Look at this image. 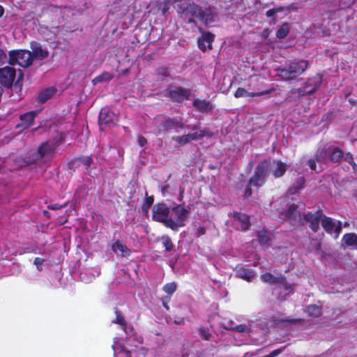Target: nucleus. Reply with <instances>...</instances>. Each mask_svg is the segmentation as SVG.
<instances>
[{
	"mask_svg": "<svg viewBox=\"0 0 357 357\" xmlns=\"http://www.w3.org/2000/svg\"><path fill=\"white\" fill-rule=\"evenodd\" d=\"M308 63L306 61H294L288 65L278 68L276 75L282 80H291L302 75L307 69Z\"/></svg>",
	"mask_w": 357,
	"mask_h": 357,
	"instance_id": "obj_1",
	"label": "nucleus"
},
{
	"mask_svg": "<svg viewBox=\"0 0 357 357\" xmlns=\"http://www.w3.org/2000/svg\"><path fill=\"white\" fill-rule=\"evenodd\" d=\"M189 211L181 205H177L171 210L169 209L167 227L176 230L178 227L184 226Z\"/></svg>",
	"mask_w": 357,
	"mask_h": 357,
	"instance_id": "obj_2",
	"label": "nucleus"
},
{
	"mask_svg": "<svg viewBox=\"0 0 357 357\" xmlns=\"http://www.w3.org/2000/svg\"><path fill=\"white\" fill-rule=\"evenodd\" d=\"M270 167L271 162L269 160L261 161L255 169V174L250 178L249 185L257 187L262 185L265 183Z\"/></svg>",
	"mask_w": 357,
	"mask_h": 357,
	"instance_id": "obj_3",
	"label": "nucleus"
},
{
	"mask_svg": "<svg viewBox=\"0 0 357 357\" xmlns=\"http://www.w3.org/2000/svg\"><path fill=\"white\" fill-rule=\"evenodd\" d=\"M33 61V56L31 52L27 50H15L9 53V63L11 65L17 64L23 68L29 67Z\"/></svg>",
	"mask_w": 357,
	"mask_h": 357,
	"instance_id": "obj_4",
	"label": "nucleus"
},
{
	"mask_svg": "<svg viewBox=\"0 0 357 357\" xmlns=\"http://www.w3.org/2000/svg\"><path fill=\"white\" fill-rule=\"evenodd\" d=\"M260 278L264 282L276 284L275 286V291L280 290L281 288H284L286 290L289 289V287L287 285V278L282 274L275 276L269 272H266L260 275Z\"/></svg>",
	"mask_w": 357,
	"mask_h": 357,
	"instance_id": "obj_5",
	"label": "nucleus"
},
{
	"mask_svg": "<svg viewBox=\"0 0 357 357\" xmlns=\"http://www.w3.org/2000/svg\"><path fill=\"white\" fill-rule=\"evenodd\" d=\"M153 219L158 222L164 223L167 226L169 208L165 204L155 205L152 209Z\"/></svg>",
	"mask_w": 357,
	"mask_h": 357,
	"instance_id": "obj_6",
	"label": "nucleus"
},
{
	"mask_svg": "<svg viewBox=\"0 0 357 357\" xmlns=\"http://www.w3.org/2000/svg\"><path fill=\"white\" fill-rule=\"evenodd\" d=\"M178 11L183 15L194 17L195 14L200 13L199 6L190 0H180L177 3Z\"/></svg>",
	"mask_w": 357,
	"mask_h": 357,
	"instance_id": "obj_7",
	"label": "nucleus"
},
{
	"mask_svg": "<svg viewBox=\"0 0 357 357\" xmlns=\"http://www.w3.org/2000/svg\"><path fill=\"white\" fill-rule=\"evenodd\" d=\"M199 11L200 13L195 14L194 17L197 18L205 24L215 22L217 19V13L212 7L206 8L204 10H202L199 7Z\"/></svg>",
	"mask_w": 357,
	"mask_h": 357,
	"instance_id": "obj_8",
	"label": "nucleus"
},
{
	"mask_svg": "<svg viewBox=\"0 0 357 357\" xmlns=\"http://www.w3.org/2000/svg\"><path fill=\"white\" fill-rule=\"evenodd\" d=\"M118 121V116L108 108L101 109L99 114V123L100 126L105 125L112 126Z\"/></svg>",
	"mask_w": 357,
	"mask_h": 357,
	"instance_id": "obj_9",
	"label": "nucleus"
},
{
	"mask_svg": "<svg viewBox=\"0 0 357 357\" xmlns=\"http://www.w3.org/2000/svg\"><path fill=\"white\" fill-rule=\"evenodd\" d=\"M15 77V70L12 67L0 68V83L5 86L12 85Z\"/></svg>",
	"mask_w": 357,
	"mask_h": 357,
	"instance_id": "obj_10",
	"label": "nucleus"
},
{
	"mask_svg": "<svg viewBox=\"0 0 357 357\" xmlns=\"http://www.w3.org/2000/svg\"><path fill=\"white\" fill-rule=\"evenodd\" d=\"M171 98L177 102H182L185 98L189 99L191 91L177 86H170L168 89Z\"/></svg>",
	"mask_w": 357,
	"mask_h": 357,
	"instance_id": "obj_11",
	"label": "nucleus"
},
{
	"mask_svg": "<svg viewBox=\"0 0 357 357\" xmlns=\"http://www.w3.org/2000/svg\"><path fill=\"white\" fill-rule=\"evenodd\" d=\"M36 116L35 112H29L24 114L20 115V123L17 124L16 128L22 130H26L31 127L34 121Z\"/></svg>",
	"mask_w": 357,
	"mask_h": 357,
	"instance_id": "obj_12",
	"label": "nucleus"
},
{
	"mask_svg": "<svg viewBox=\"0 0 357 357\" xmlns=\"http://www.w3.org/2000/svg\"><path fill=\"white\" fill-rule=\"evenodd\" d=\"M234 225L238 229L245 231L250 225L249 216L241 213H236L234 215Z\"/></svg>",
	"mask_w": 357,
	"mask_h": 357,
	"instance_id": "obj_13",
	"label": "nucleus"
},
{
	"mask_svg": "<svg viewBox=\"0 0 357 357\" xmlns=\"http://www.w3.org/2000/svg\"><path fill=\"white\" fill-rule=\"evenodd\" d=\"M56 148V144L52 142H45L38 148L42 158L45 160L52 156Z\"/></svg>",
	"mask_w": 357,
	"mask_h": 357,
	"instance_id": "obj_14",
	"label": "nucleus"
},
{
	"mask_svg": "<svg viewBox=\"0 0 357 357\" xmlns=\"http://www.w3.org/2000/svg\"><path fill=\"white\" fill-rule=\"evenodd\" d=\"M214 35L208 32H203L202 36L198 39L199 47L202 51H206L207 48L212 49L211 43L213 41Z\"/></svg>",
	"mask_w": 357,
	"mask_h": 357,
	"instance_id": "obj_15",
	"label": "nucleus"
},
{
	"mask_svg": "<svg viewBox=\"0 0 357 357\" xmlns=\"http://www.w3.org/2000/svg\"><path fill=\"white\" fill-rule=\"evenodd\" d=\"M320 218L321 225L324 229L328 232H331L333 230H334L336 233V236H337L342 229L340 223H339L337 226H335L331 218H327L325 215H320Z\"/></svg>",
	"mask_w": 357,
	"mask_h": 357,
	"instance_id": "obj_16",
	"label": "nucleus"
},
{
	"mask_svg": "<svg viewBox=\"0 0 357 357\" xmlns=\"http://www.w3.org/2000/svg\"><path fill=\"white\" fill-rule=\"evenodd\" d=\"M183 126L184 125L183 123L178 121H174L172 119H167L158 122V124L157 126L159 132H167L172 129L173 128L176 127H179L182 128H183Z\"/></svg>",
	"mask_w": 357,
	"mask_h": 357,
	"instance_id": "obj_17",
	"label": "nucleus"
},
{
	"mask_svg": "<svg viewBox=\"0 0 357 357\" xmlns=\"http://www.w3.org/2000/svg\"><path fill=\"white\" fill-rule=\"evenodd\" d=\"M255 271L252 269L246 268L243 266L236 267V275L238 278L250 282L255 277Z\"/></svg>",
	"mask_w": 357,
	"mask_h": 357,
	"instance_id": "obj_18",
	"label": "nucleus"
},
{
	"mask_svg": "<svg viewBox=\"0 0 357 357\" xmlns=\"http://www.w3.org/2000/svg\"><path fill=\"white\" fill-rule=\"evenodd\" d=\"M312 93L313 89L307 90L304 87L300 89H293L289 92L286 100L287 101H292L298 98L304 96L305 95H311Z\"/></svg>",
	"mask_w": 357,
	"mask_h": 357,
	"instance_id": "obj_19",
	"label": "nucleus"
},
{
	"mask_svg": "<svg viewBox=\"0 0 357 357\" xmlns=\"http://www.w3.org/2000/svg\"><path fill=\"white\" fill-rule=\"evenodd\" d=\"M193 106L200 112H208L213 109V105L206 100L195 99L192 102Z\"/></svg>",
	"mask_w": 357,
	"mask_h": 357,
	"instance_id": "obj_20",
	"label": "nucleus"
},
{
	"mask_svg": "<svg viewBox=\"0 0 357 357\" xmlns=\"http://www.w3.org/2000/svg\"><path fill=\"white\" fill-rule=\"evenodd\" d=\"M320 220V215H318V214L314 215L310 213L303 214V220H302L303 222H310V227L314 231H317V229H319Z\"/></svg>",
	"mask_w": 357,
	"mask_h": 357,
	"instance_id": "obj_21",
	"label": "nucleus"
},
{
	"mask_svg": "<svg viewBox=\"0 0 357 357\" xmlns=\"http://www.w3.org/2000/svg\"><path fill=\"white\" fill-rule=\"evenodd\" d=\"M287 165L280 160H275L272 165V172L275 178L281 177L287 171Z\"/></svg>",
	"mask_w": 357,
	"mask_h": 357,
	"instance_id": "obj_22",
	"label": "nucleus"
},
{
	"mask_svg": "<svg viewBox=\"0 0 357 357\" xmlns=\"http://www.w3.org/2000/svg\"><path fill=\"white\" fill-rule=\"evenodd\" d=\"M297 205L291 204L286 212L285 216L294 222H299L303 225L304 222L302 221L301 215L297 211Z\"/></svg>",
	"mask_w": 357,
	"mask_h": 357,
	"instance_id": "obj_23",
	"label": "nucleus"
},
{
	"mask_svg": "<svg viewBox=\"0 0 357 357\" xmlns=\"http://www.w3.org/2000/svg\"><path fill=\"white\" fill-rule=\"evenodd\" d=\"M322 82V77L319 74H317L312 77L309 78L305 84L304 88L307 90L313 89V93L319 87Z\"/></svg>",
	"mask_w": 357,
	"mask_h": 357,
	"instance_id": "obj_24",
	"label": "nucleus"
},
{
	"mask_svg": "<svg viewBox=\"0 0 357 357\" xmlns=\"http://www.w3.org/2000/svg\"><path fill=\"white\" fill-rule=\"evenodd\" d=\"M172 139L177 143L180 146H185L192 141L196 140V135L194 133H189L182 136H173Z\"/></svg>",
	"mask_w": 357,
	"mask_h": 357,
	"instance_id": "obj_25",
	"label": "nucleus"
},
{
	"mask_svg": "<svg viewBox=\"0 0 357 357\" xmlns=\"http://www.w3.org/2000/svg\"><path fill=\"white\" fill-rule=\"evenodd\" d=\"M287 285L289 287V289L286 290L284 288H281L280 290L275 292V287L272 289V294L275 296L278 300L284 301L286 298L291 294L293 293L292 285L287 282Z\"/></svg>",
	"mask_w": 357,
	"mask_h": 357,
	"instance_id": "obj_26",
	"label": "nucleus"
},
{
	"mask_svg": "<svg viewBox=\"0 0 357 357\" xmlns=\"http://www.w3.org/2000/svg\"><path fill=\"white\" fill-rule=\"evenodd\" d=\"M328 151V158L333 162H337L343 158L342 151L339 148L329 146Z\"/></svg>",
	"mask_w": 357,
	"mask_h": 357,
	"instance_id": "obj_27",
	"label": "nucleus"
},
{
	"mask_svg": "<svg viewBox=\"0 0 357 357\" xmlns=\"http://www.w3.org/2000/svg\"><path fill=\"white\" fill-rule=\"evenodd\" d=\"M305 312L310 316L314 318H318L322 314V307L315 304L307 305Z\"/></svg>",
	"mask_w": 357,
	"mask_h": 357,
	"instance_id": "obj_28",
	"label": "nucleus"
},
{
	"mask_svg": "<svg viewBox=\"0 0 357 357\" xmlns=\"http://www.w3.org/2000/svg\"><path fill=\"white\" fill-rule=\"evenodd\" d=\"M44 161V159L41 156V153H40L39 151H37L33 153H31L26 156L25 162L29 164H42Z\"/></svg>",
	"mask_w": 357,
	"mask_h": 357,
	"instance_id": "obj_29",
	"label": "nucleus"
},
{
	"mask_svg": "<svg viewBox=\"0 0 357 357\" xmlns=\"http://www.w3.org/2000/svg\"><path fill=\"white\" fill-rule=\"evenodd\" d=\"M31 48L33 50V59L36 58L39 59H43L48 56V52L43 50L41 47L36 43L31 44Z\"/></svg>",
	"mask_w": 357,
	"mask_h": 357,
	"instance_id": "obj_30",
	"label": "nucleus"
},
{
	"mask_svg": "<svg viewBox=\"0 0 357 357\" xmlns=\"http://www.w3.org/2000/svg\"><path fill=\"white\" fill-rule=\"evenodd\" d=\"M114 313H115L116 317L112 321V323L120 325L121 326L123 331L125 333H127L126 332L127 322H126L123 315L122 314L121 312L120 311L119 309H118L117 307H115Z\"/></svg>",
	"mask_w": 357,
	"mask_h": 357,
	"instance_id": "obj_31",
	"label": "nucleus"
},
{
	"mask_svg": "<svg viewBox=\"0 0 357 357\" xmlns=\"http://www.w3.org/2000/svg\"><path fill=\"white\" fill-rule=\"evenodd\" d=\"M257 236L259 243L262 245L272 243L273 234L267 231L261 230L258 231Z\"/></svg>",
	"mask_w": 357,
	"mask_h": 357,
	"instance_id": "obj_32",
	"label": "nucleus"
},
{
	"mask_svg": "<svg viewBox=\"0 0 357 357\" xmlns=\"http://www.w3.org/2000/svg\"><path fill=\"white\" fill-rule=\"evenodd\" d=\"M267 91H261L259 93H250L247 91L243 88H238L234 93V96L236 98H241V97H254V96H260L264 94H266Z\"/></svg>",
	"mask_w": 357,
	"mask_h": 357,
	"instance_id": "obj_33",
	"label": "nucleus"
},
{
	"mask_svg": "<svg viewBox=\"0 0 357 357\" xmlns=\"http://www.w3.org/2000/svg\"><path fill=\"white\" fill-rule=\"evenodd\" d=\"M328 148H320L315 153V160L317 162H324L327 158H328Z\"/></svg>",
	"mask_w": 357,
	"mask_h": 357,
	"instance_id": "obj_34",
	"label": "nucleus"
},
{
	"mask_svg": "<svg viewBox=\"0 0 357 357\" xmlns=\"http://www.w3.org/2000/svg\"><path fill=\"white\" fill-rule=\"evenodd\" d=\"M55 91L53 88H49L41 91L38 96V100L41 102H45L50 99L54 93Z\"/></svg>",
	"mask_w": 357,
	"mask_h": 357,
	"instance_id": "obj_35",
	"label": "nucleus"
},
{
	"mask_svg": "<svg viewBox=\"0 0 357 357\" xmlns=\"http://www.w3.org/2000/svg\"><path fill=\"white\" fill-rule=\"evenodd\" d=\"M305 183V178L303 176L298 177L294 183L291 188L289 189V192L292 194H295L303 188Z\"/></svg>",
	"mask_w": 357,
	"mask_h": 357,
	"instance_id": "obj_36",
	"label": "nucleus"
},
{
	"mask_svg": "<svg viewBox=\"0 0 357 357\" xmlns=\"http://www.w3.org/2000/svg\"><path fill=\"white\" fill-rule=\"evenodd\" d=\"M346 245H357V235L354 233L347 234L343 237Z\"/></svg>",
	"mask_w": 357,
	"mask_h": 357,
	"instance_id": "obj_37",
	"label": "nucleus"
},
{
	"mask_svg": "<svg viewBox=\"0 0 357 357\" xmlns=\"http://www.w3.org/2000/svg\"><path fill=\"white\" fill-rule=\"evenodd\" d=\"M289 32V27L287 23L283 24L277 31V37L280 39L284 38Z\"/></svg>",
	"mask_w": 357,
	"mask_h": 357,
	"instance_id": "obj_38",
	"label": "nucleus"
},
{
	"mask_svg": "<svg viewBox=\"0 0 357 357\" xmlns=\"http://www.w3.org/2000/svg\"><path fill=\"white\" fill-rule=\"evenodd\" d=\"M176 288H177L176 283L175 282H172L165 284L162 287V290L167 294L172 296V294L176 291Z\"/></svg>",
	"mask_w": 357,
	"mask_h": 357,
	"instance_id": "obj_39",
	"label": "nucleus"
},
{
	"mask_svg": "<svg viewBox=\"0 0 357 357\" xmlns=\"http://www.w3.org/2000/svg\"><path fill=\"white\" fill-rule=\"evenodd\" d=\"M112 250L116 254L119 252L122 257H127L131 253L128 247H112Z\"/></svg>",
	"mask_w": 357,
	"mask_h": 357,
	"instance_id": "obj_40",
	"label": "nucleus"
},
{
	"mask_svg": "<svg viewBox=\"0 0 357 357\" xmlns=\"http://www.w3.org/2000/svg\"><path fill=\"white\" fill-rule=\"evenodd\" d=\"M112 78V76L109 73H103L100 75L96 77L95 79H93V84H97L99 82H102L105 81H109Z\"/></svg>",
	"mask_w": 357,
	"mask_h": 357,
	"instance_id": "obj_41",
	"label": "nucleus"
},
{
	"mask_svg": "<svg viewBox=\"0 0 357 357\" xmlns=\"http://www.w3.org/2000/svg\"><path fill=\"white\" fill-rule=\"evenodd\" d=\"M195 135H196V140L200 139L206 136L211 137L213 135V132H211L208 128L202 130L199 132H195Z\"/></svg>",
	"mask_w": 357,
	"mask_h": 357,
	"instance_id": "obj_42",
	"label": "nucleus"
},
{
	"mask_svg": "<svg viewBox=\"0 0 357 357\" xmlns=\"http://www.w3.org/2000/svg\"><path fill=\"white\" fill-rule=\"evenodd\" d=\"M75 161L86 167H89L93 162L92 158L89 156L79 158Z\"/></svg>",
	"mask_w": 357,
	"mask_h": 357,
	"instance_id": "obj_43",
	"label": "nucleus"
},
{
	"mask_svg": "<svg viewBox=\"0 0 357 357\" xmlns=\"http://www.w3.org/2000/svg\"><path fill=\"white\" fill-rule=\"evenodd\" d=\"M199 335L205 340H210L211 335L207 331L205 327L201 326L199 328Z\"/></svg>",
	"mask_w": 357,
	"mask_h": 357,
	"instance_id": "obj_44",
	"label": "nucleus"
},
{
	"mask_svg": "<svg viewBox=\"0 0 357 357\" xmlns=\"http://www.w3.org/2000/svg\"><path fill=\"white\" fill-rule=\"evenodd\" d=\"M170 2L163 1L158 3V9L165 15L169 9Z\"/></svg>",
	"mask_w": 357,
	"mask_h": 357,
	"instance_id": "obj_45",
	"label": "nucleus"
},
{
	"mask_svg": "<svg viewBox=\"0 0 357 357\" xmlns=\"http://www.w3.org/2000/svg\"><path fill=\"white\" fill-rule=\"evenodd\" d=\"M153 196L146 197V200H145V204L143 206L144 210L147 211L149 208L153 204Z\"/></svg>",
	"mask_w": 357,
	"mask_h": 357,
	"instance_id": "obj_46",
	"label": "nucleus"
},
{
	"mask_svg": "<svg viewBox=\"0 0 357 357\" xmlns=\"http://www.w3.org/2000/svg\"><path fill=\"white\" fill-rule=\"evenodd\" d=\"M45 259L40 257H36L33 261V264L36 266V268L38 271L42 270L41 266L44 263Z\"/></svg>",
	"mask_w": 357,
	"mask_h": 357,
	"instance_id": "obj_47",
	"label": "nucleus"
},
{
	"mask_svg": "<svg viewBox=\"0 0 357 357\" xmlns=\"http://www.w3.org/2000/svg\"><path fill=\"white\" fill-rule=\"evenodd\" d=\"M281 11H282V8L270 9V10H267L266 15H267V17H271L274 16L277 13L281 12Z\"/></svg>",
	"mask_w": 357,
	"mask_h": 357,
	"instance_id": "obj_48",
	"label": "nucleus"
},
{
	"mask_svg": "<svg viewBox=\"0 0 357 357\" xmlns=\"http://www.w3.org/2000/svg\"><path fill=\"white\" fill-rule=\"evenodd\" d=\"M302 319H281L282 322H287L289 324H297L303 321Z\"/></svg>",
	"mask_w": 357,
	"mask_h": 357,
	"instance_id": "obj_49",
	"label": "nucleus"
},
{
	"mask_svg": "<svg viewBox=\"0 0 357 357\" xmlns=\"http://www.w3.org/2000/svg\"><path fill=\"white\" fill-rule=\"evenodd\" d=\"M66 206H67V203H65L63 205H59L58 204H54L49 205L48 208L51 209V210H56V209L63 208L66 207Z\"/></svg>",
	"mask_w": 357,
	"mask_h": 357,
	"instance_id": "obj_50",
	"label": "nucleus"
},
{
	"mask_svg": "<svg viewBox=\"0 0 357 357\" xmlns=\"http://www.w3.org/2000/svg\"><path fill=\"white\" fill-rule=\"evenodd\" d=\"M344 158V160L345 161L348 162L349 163H350L351 165L353 163H354L353 162V157H352V155L350 153H346L344 155H343V158Z\"/></svg>",
	"mask_w": 357,
	"mask_h": 357,
	"instance_id": "obj_51",
	"label": "nucleus"
},
{
	"mask_svg": "<svg viewBox=\"0 0 357 357\" xmlns=\"http://www.w3.org/2000/svg\"><path fill=\"white\" fill-rule=\"evenodd\" d=\"M6 59V52L0 49V65L3 63Z\"/></svg>",
	"mask_w": 357,
	"mask_h": 357,
	"instance_id": "obj_52",
	"label": "nucleus"
},
{
	"mask_svg": "<svg viewBox=\"0 0 357 357\" xmlns=\"http://www.w3.org/2000/svg\"><path fill=\"white\" fill-rule=\"evenodd\" d=\"M307 165H309V167H310V169L312 170L316 171L317 165H316V162L314 160H313V159L309 160L307 162Z\"/></svg>",
	"mask_w": 357,
	"mask_h": 357,
	"instance_id": "obj_53",
	"label": "nucleus"
},
{
	"mask_svg": "<svg viewBox=\"0 0 357 357\" xmlns=\"http://www.w3.org/2000/svg\"><path fill=\"white\" fill-rule=\"evenodd\" d=\"M147 144V140L142 136L138 137V144L140 146H144Z\"/></svg>",
	"mask_w": 357,
	"mask_h": 357,
	"instance_id": "obj_54",
	"label": "nucleus"
},
{
	"mask_svg": "<svg viewBox=\"0 0 357 357\" xmlns=\"http://www.w3.org/2000/svg\"><path fill=\"white\" fill-rule=\"evenodd\" d=\"M236 331L243 333L246 330V326L244 324H239L235 327Z\"/></svg>",
	"mask_w": 357,
	"mask_h": 357,
	"instance_id": "obj_55",
	"label": "nucleus"
},
{
	"mask_svg": "<svg viewBox=\"0 0 357 357\" xmlns=\"http://www.w3.org/2000/svg\"><path fill=\"white\" fill-rule=\"evenodd\" d=\"M161 240L163 245H169L172 244L170 238L167 236H163Z\"/></svg>",
	"mask_w": 357,
	"mask_h": 357,
	"instance_id": "obj_56",
	"label": "nucleus"
},
{
	"mask_svg": "<svg viewBox=\"0 0 357 357\" xmlns=\"http://www.w3.org/2000/svg\"><path fill=\"white\" fill-rule=\"evenodd\" d=\"M354 0H352L351 1L347 2L345 0H341L340 3V6L342 8L348 7L351 5V2H353Z\"/></svg>",
	"mask_w": 357,
	"mask_h": 357,
	"instance_id": "obj_57",
	"label": "nucleus"
},
{
	"mask_svg": "<svg viewBox=\"0 0 357 357\" xmlns=\"http://www.w3.org/2000/svg\"><path fill=\"white\" fill-rule=\"evenodd\" d=\"M159 73L161 75H164V76H168L169 75V71H168L167 68H160L159 70Z\"/></svg>",
	"mask_w": 357,
	"mask_h": 357,
	"instance_id": "obj_58",
	"label": "nucleus"
},
{
	"mask_svg": "<svg viewBox=\"0 0 357 357\" xmlns=\"http://www.w3.org/2000/svg\"><path fill=\"white\" fill-rule=\"evenodd\" d=\"M171 295H167L165 296H163L161 300H162V303H169L171 300Z\"/></svg>",
	"mask_w": 357,
	"mask_h": 357,
	"instance_id": "obj_59",
	"label": "nucleus"
},
{
	"mask_svg": "<svg viewBox=\"0 0 357 357\" xmlns=\"http://www.w3.org/2000/svg\"><path fill=\"white\" fill-rule=\"evenodd\" d=\"M185 322V319L183 317H178L177 319L174 320V323L176 324H183Z\"/></svg>",
	"mask_w": 357,
	"mask_h": 357,
	"instance_id": "obj_60",
	"label": "nucleus"
},
{
	"mask_svg": "<svg viewBox=\"0 0 357 357\" xmlns=\"http://www.w3.org/2000/svg\"><path fill=\"white\" fill-rule=\"evenodd\" d=\"M251 194H252L251 189H250V188L249 186H248V187L245 188V195L246 197H249V196H250V195H251Z\"/></svg>",
	"mask_w": 357,
	"mask_h": 357,
	"instance_id": "obj_61",
	"label": "nucleus"
},
{
	"mask_svg": "<svg viewBox=\"0 0 357 357\" xmlns=\"http://www.w3.org/2000/svg\"><path fill=\"white\" fill-rule=\"evenodd\" d=\"M352 167L355 174V176L357 178V165L355 163L352 164Z\"/></svg>",
	"mask_w": 357,
	"mask_h": 357,
	"instance_id": "obj_62",
	"label": "nucleus"
},
{
	"mask_svg": "<svg viewBox=\"0 0 357 357\" xmlns=\"http://www.w3.org/2000/svg\"><path fill=\"white\" fill-rule=\"evenodd\" d=\"M168 303H162V305H163V307H164L167 310H169V306L168 305Z\"/></svg>",
	"mask_w": 357,
	"mask_h": 357,
	"instance_id": "obj_63",
	"label": "nucleus"
},
{
	"mask_svg": "<svg viewBox=\"0 0 357 357\" xmlns=\"http://www.w3.org/2000/svg\"><path fill=\"white\" fill-rule=\"evenodd\" d=\"M4 10L2 6H0V17L3 15Z\"/></svg>",
	"mask_w": 357,
	"mask_h": 357,
	"instance_id": "obj_64",
	"label": "nucleus"
}]
</instances>
